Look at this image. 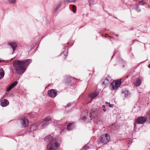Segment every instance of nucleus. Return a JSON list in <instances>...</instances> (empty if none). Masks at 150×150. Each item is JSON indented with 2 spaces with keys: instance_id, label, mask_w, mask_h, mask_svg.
<instances>
[{
  "instance_id": "obj_8",
  "label": "nucleus",
  "mask_w": 150,
  "mask_h": 150,
  "mask_svg": "<svg viewBox=\"0 0 150 150\" xmlns=\"http://www.w3.org/2000/svg\"><path fill=\"white\" fill-rule=\"evenodd\" d=\"M37 125L36 124H35L32 125L29 129V132L30 134L33 137H34V134L35 133V130L37 128Z\"/></svg>"
},
{
  "instance_id": "obj_28",
  "label": "nucleus",
  "mask_w": 150,
  "mask_h": 150,
  "mask_svg": "<svg viewBox=\"0 0 150 150\" xmlns=\"http://www.w3.org/2000/svg\"><path fill=\"white\" fill-rule=\"evenodd\" d=\"M136 10L138 12H139L141 11V10L139 8L138 6H136Z\"/></svg>"
},
{
  "instance_id": "obj_35",
  "label": "nucleus",
  "mask_w": 150,
  "mask_h": 150,
  "mask_svg": "<svg viewBox=\"0 0 150 150\" xmlns=\"http://www.w3.org/2000/svg\"><path fill=\"white\" fill-rule=\"evenodd\" d=\"M148 67L149 68H150V64H149L148 66Z\"/></svg>"
},
{
  "instance_id": "obj_33",
  "label": "nucleus",
  "mask_w": 150,
  "mask_h": 150,
  "mask_svg": "<svg viewBox=\"0 0 150 150\" xmlns=\"http://www.w3.org/2000/svg\"><path fill=\"white\" fill-rule=\"evenodd\" d=\"M4 61V60H1V59H0V62H1Z\"/></svg>"
},
{
  "instance_id": "obj_18",
  "label": "nucleus",
  "mask_w": 150,
  "mask_h": 150,
  "mask_svg": "<svg viewBox=\"0 0 150 150\" xmlns=\"http://www.w3.org/2000/svg\"><path fill=\"white\" fill-rule=\"evenodd\" d=\"M98 92L95 91V92L91 93L90 95V96L91 98L92 99L96 97L98 95Z\"/></svg>"
},
{
  "instance_id": "obj_15",
  "label": "nucleus",
  "mask_w": 150,
  "mask_h": 150,
  "mask_svg": "<svg viewBox=\"0 0 150 150\" xmlns=\"http://www.w3.org/2000/svg\"><path fill=\"white\" fill-rule=\"evenodd\" d=\"M18 83L16 81H15L12 83L6 89V91L8 92L11 90L12 88L14 87Z\"/></svg>"
},
{
  "instance_id": "obj_32",
  "label": "nucleus",
  "mask_w": 150,
  "mask_h": 150,
  "mask_svg": "<svg viewBox=\"0 0 150 150\" xmlns=\"http://www.w3.org/2000/svg\"><path fill=\"white\" fill-rule=\"evenodd\" d=\"M103 110L104 112H105L106 111V109L105 108H103Z\"/></svg>"
},
{
  "instance_id": "obj_23",
  "label": "nucleus",
  "mask_w": 150,
  "mask_h": 150,
  "mask_svg": "<svg viewBox=\"0 0 150 150\" xmlns=\"http://www.w3.org/2000/svg\"><path fill=\"white\" fill-rule=\"evenodd\" d=\"M60 6V4H58L55 6L54 8V11H56L57 9H58Z\"/></svg>"
},
{
  "instance_id": "obj_31",
  "label": "nucleus",
  "mask_w": 150,
  "mask_h": 150,
  "mask_svg": "<svg viewBox=\"0 0 150 150\" xmlns=\"http://www.w3.org/2000/svg\"><path fill=\"white\" fill-rule=\"evenodd\" d=\"M71 103H68L67 104V107L71 105Z\"/></svg>"
},
{
  "instance_id": "obj_36",
  "label": "nucleus",
  "mask_w": 150,
  "mask_h": 150,
  "mask_svg": "<svg viewBox=\"0 0 150 150\" xmlns=\"http://www.w3.org/2000/svg\"><path fill=\"white\" fill-rule=\"evenodd\" d=\"M90 0H89V2H90Z\"/></svg>"
},
{
  "instance_id": "obj_12",
  "label": "nucleus",
  "mask_w": 150,
  "mask_h": 150,
  "mask_svg": "<svg viewBox=\"0 0 150 150\" xmlns=\"http://www.w3.org/2000/svg\"><path fill=\"white\" fill-rule=\"evenodd\" d=\"M111 78L108 76L106 77V79H103L101 81V83L102 85H105V84H107L108 82L111 80Z\"/></svg>"
},
{
  "instance_id": "obj_3",
  "label": "nucleus",
  "mask_w": 150,
  "mask_h": 150,
  "mask_svg": "<svg viewBox=\"0 0 150 150\" xmlns=\"http://www.w3.org/2000/svg\"><path fill=\"white\" fill-rule=\"evenodd\" d=\"M60 142L59 139L56 138L47 145V150H57Z\"/></svg>"
},
{
  "instance_id": "obj_34",
  "label": "nucleus",
  "mask_w": 150,
  "mask_h": 150,
  "mask_svg": "<svg viewBox=\"0 0 150 150\" xmlns=\"http://www.w3.org/2000/svg\"><path fill=\"white\" fill-rule=\"evenodd\" d=\"M102 108H105V105H102Z\"/></svg>"
},
{
  "instance_id": "obj_16",
  "label": "nucleus",
  "mask_w": 150,
  "mask_h": 150,
  "mask_svg": "<svg viewBox=\"0 0 150 150\" xmlns=\"http://www.w3.org/2000/svg\"><path fill=\"white\" fill-rule=\"evenodd\" d=\"M122 93L125 97H128L130 95L128 91L126 89H124L122 90Z\"/></svg>"
},
{
  "instance_id": "obj_24",
  "label": "nucleus",
  "mask_w": 150,
  "mask_h": 150,
  "mask_svg": "<svg viewBox=\"0 0 150 150\" xmlns=\"http://www.w3.org/2000/svg\"><path fill=\"white\" fill-rule=\"evenodd\" d=\"M68 53V51L67 50H65L62 53V54H63L65 57H66L67 55V54Z\"/></svg>"
},
{
  "instance_id": "obj_25",
  "label": "nucleus",
  "mask_w": 150,
  "mask_h": 150,
  "mask_svg": "<svg viewBox=\"0 0 150 150\" xmlns=\"http://www.w3.org/2000/svg\"><path fill=\"white\" fill-rule=\"evenodd\" d=\"M72 11L74 13H75L76 12V7L75 5H72Z\"/></svg>"
},
{
  "instance_id": "obj_11",
  "label": "nucleus",
  "mask_w": 150,
  "mask_h": 150,
  "mask_svg": "<svg viewBox=\"0 0 150 150\" xmlns=\"http://www.w3.org/2000/svg\"><path fill=\"white\" fill-rule=\"evenodd\" d=\"M8 45H10L12 48L13 52L12 54H13L17 47V45L16 43L15 42H9L8 43Z\"/></svg>"
},
{
  "instance_id": "obj_14",
  "label": "nucleus",
  "mask_w": 150,
  "mask_h": 150,
  "mask_svg": "<svg viewBox=\"0 0 150 150\" xmlns=\"http://www.w3.org/2000/svg\"><path fill=\"white\" fill-rule=\"evenodd\" d=\"M9 103V102L8 100L4 99L1 101L0 105L2 107H5L7 106Z\"/></svg>"
},
{
  "instance_id": "obj_26",
  "label": "nucleus",
  "mask_w": 150,
  "mask_h": 150,
  "mask_svg": "<svg viewBox=\"0 0 150 150\" xmlns=\"http://www.w3.org/2000/svg\"><path fill=\"white\" fill-rule=\"evenodd\" d=\"M89 146H87L85 145L82 148V149L83 150H86L89 149Z\"/></svg>"
},
{
  "instance_id": "obj_22",
  "label": "nucleus",
  "mask_w": 150,
  "mask_h": 150,
  "mask_svg": "<svg viewBox=\"0 0 150 150\" xmlns=\"http://www.w3.org/2000/svg\"><path fill=\"white\" fill-rule=\"evenodd\" d=\"M75 0H65L64 1V3H74Z\"/></svg>"
},
{
  "instance_id": "obj_13",
  "label": "nucleus",
  "mask_w": 150,
  "mask_h": 150,
  "mask_svg": "<svg viewBox=\"0 0 150 150\" xmlns=\"http://www.w3.org/2000/svg\"><path fill=\"white\" fill-rule=\"evenodd\" d=\"M44 140L47 142H51L53 140H54V139L51 135H49L45 137Z\"/></svg>"
},
{
  "instance_id": "obj_27",
  "label": "nucleus",
  "mask_w": 150,
  "mask_h": 150,
  "mask_svg": "<svg viewBox=\"0 0 150 150\" xmlns=\"http://www.w3.org/2000/svg\"><path fill=\"white\" fill-rule=\"evenodd\" d=\"M145 4L144 2H143V1H139V4L140 5H144Z\"/></svg>"
},
{
  "instance_id": "obj_10",
  "label": "nucleus",
  "mask_w": 150,
  "mask_h": 150,
  "mask_svg": "<svg viewBox=\"0 0 150 150\" xmlns=\"http://www.w3.org/2000/svg\"><path fill=\"white\" fill-rule=\"evenodd\" d=\"M142 81V78L141 77L137 78L134 79V84L136 86H139L141 84Z\"/></svg>"
},
{
  "instance_id": "obj_2",
  "label": "nucleus",
  "mask_w": 150,
  "mask_h": 150,
  "mask_svg": "<svg viewBox=\"0 0 150 150\" xmlns=\"http://www.w3.org/2000/svg\"><path fill=\"white\" fill-rule=\"evenodd\" d=\"M82 116L81 119L87 122L91 120V118L97 121H100L101 116L100 113L94 110L91 111V113L89 112L88 110H86L82 113Z\"/></svg>"
},
{
  "instance_id": "obj_17",
  "label": "nucleus",
  "mask_w": 150,
  "mask_h": 150,
  "mask_svg": "<svg viewBox=\"0 0 150 150\" xmlns=\"http://www.w3.org/2000/svg\"><path fill=\"white\" fill-rule=\"evenodd\" d=\"M75 127L74 123H70L68 124L67 126V129L68 130H71L74 129Z\"/></svg>"
},
{
  "instance_id": "obj_5",
  "label": "nucleus",
  "mask_w": 150,
  "mask_h": 150,
  "mask_svg": "<svg viewBox=\"0 0 150 150\" xmlns=\"http://www.w3.org/2000/svg\"><path fill=\"white\" fill-rule=\"evenodd\" d=\"M110 139V136L107 133L102 134L99 138L100 142L104 144H107L109 142Z\"/></svg>"
},
{
  "instance_id": "obj_4",
  "label": "nucleus",
  "mask_w": 150,
  "mask_h": 150,
  "mask_svg": "<svg viewBox=\"0 0 150 150\" xmlns=\"http://www.w3.org/2000/svg\"><path fill=\"white\" fill-rule=\"evenodd\" d=\"M121 82L120 79L114 81L111 83L110 87V89L112 91L117 90L120 86Z\"/></svg>"
},
{
  "instance_id": "obj_20",
  "label": "nucleus",
  "mask_w": 150,
  "mask_h": 150,
  "mask_svg": "<svg viewBox=\"0 0 150 150\" xmlns=\"http://www.w3.org/2000/svg\"><path fill=\"white\" fill-rule=\"evenodd\" d=\"M51 119V117L50 116H47L43 119V120L45 121L48 122Z\"/></svg>"
},
{
  "instance_id": "obj_9",
  "label": "nucleus",
  "mask_w": 150,
  "mask_h": 150,
  "mask_svg": "<svg viewBox=\"0 0 150 150\" xmlns=\"http://www.w3.org/2000/svg\"><path fill=\"white\" fill-rule=\"evenodd\" d=\"M20 122L22 127H26L28 126L29 124V122L28 120L25 118H23L21 119L20 120Z\"/></svg>"
},
{
  "instance_id": "obj_1",
  "label": "nucleus",
  "mask_w": 150,
  "mask_h": 150,
  "mask_svg": "<svg viewBox=\"0 0 150 150\" xmlns=\"http://www.w3.org/2000/svg\"><path fill=\"white\" fill-rule=\"evenodd\" d=\"M32 61V60L31 59L23 61L16 60L13 62V64L18 73L19 74H21L24 72L26 67Z\"/></svg>"
},
{
  "instance_id": "obj_21",
  "label": "nucleus",
  "mask_w": 150,
  "mask_h": 150,
  "mask_svg": "<svg viewBox=\"0 0 150 150\" xmlns=\"http://www.w3.org/2000/svg\"><path fill=\"white\" fill-rule=\"evenodd\" d=\"M49 122H45L43 123L41 125V127L42 128H44L47 126L49 124Z\"/></svg>"
},
{
  "instance_id": "obj_29",
  "label": "nucleus",
  "mask_w": 150,
  "mask_h": 150,
  "mask_svg": "<svg viewBox=\"0 0 150 150\" xmlns=\"http://www.w3.org/2000/svg\"><path fill=\"white\" fill-rule=\"evenodd\" d=\"M105 103L108 104L109 105V106L110 107H113L114 106V105L110 104V103H108L107 102Z\"/></svg>"
},
{
  "instance_id": "obj_30",
  "label": "nucleus",
  "mask_w": 150,
  "mask_h": 150,
  "mask_svg": "<svg viewBox=\"0 0 150 150\" xmlns=\"http://www.w3.org/2000/svg\"><path fill=\"white\" fill-rule=\"evenodd\" d=\"M9 1L12 4H14L15 2V0H9Z\"/></svg>"
},
{
  "instance_id": "obj_6",
  "label": "nucleus",
  "mask_w": 150,
  "mask_h": 150,
  "mask_svg": "<svg viewBox=\"0 0 150 150\" xmlns=\"http://www.w3.org/2000/svg\"><path fill=\"white\" fill-rule=\"evenodd\" d=\"M149 119L150 122V114L147 116V118L143 117H139L137 119V122L138 124H143L146 121L147 119Z\"/></svg>"
},
{
  "instance_id": "obj_7",
  "label": "nucleus",
  "mask_w": 150,
  "mask_h": 150,
  "mask_svg": "<svg viewBox=\"0 0 150 150\" xmlns=\"http://www.w3.org/2000/svg\"><path fill=\"white\" fill-rule=\"evenodd\" d=\"M48 93L50 97L54 98L57 95V91L55 89H50L48 91Z\"/></svg>"
},
{
  "instance_id": "obj_19",
  "label": "nucleus",
  "mask_w": 150,
  "mask_h": 150,
  "mask_svg": "<svg viewBox=\"0 0 150 150\" xmlns=\"http://www.w3.org/2000/svg\"><path fill=\"white\" fill-rule=\"evenodd\" d=\"M4 75V72L3 69L0 67V79H2Z\"/></svg>"
}]
</instances>
